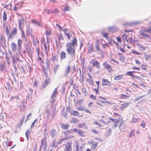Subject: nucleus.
Segmentation results:
<instances>
[{
  "label": "nucleus",
  "mask_w": 151,
  "mask_h": 151,
  "mask_svg": "<svg viewBox=\"0 0 151 151\" xmlns=\"http://www.w3.org/2000/svg\"><path fill=\"white\" fill-rule=\"evenodd\" d=\"M102 86H111L112 83L109 81L107 79H102Z\"/></svg>",
  "instance_id": "nucleus-7"
},
{
  "label": "nucleus",
  "mask_w": 151,
  "mask_h": 151,
  "mask_svg": "<svg viewBox=\"0 0 151 151\" xmlns=\"http://www.w3.org/2000/svg\"><path fill=\"white\" fill-rule=\"evenodd\" d=\"M78 122V120L76 118H72L70 120L71 123H77Z\"/></svg>",
  "instance_id": "nucleus-28"
},
{
  "label": "nucleus",
  "mask_w": 151,
  "mask_h": 151,
  "mask_svg": "<svg viewBox=\"0 0 151 151\" xmlns=\"http://www.w3.org/2000/svg\"><path fill=\"white\" fill-rule=\"evenodd\" d=\"M37 122V119H36L33 122L31 126V128H34V124L35 123H36Z\"/></svg>",
  "instance_id": "nucleus-55"
},
{
  "label": "nucleus",
  "mask_w": 151,
  "mask_h": 151,
  "mask_svg": "<svg viewBox=\"0 0 151 151\" xmlns=\"http://www.w3.org/2000/svg\"><path fill=\"white\" fill-rule=\"evenodd\" d=\"M71 69V67L69 65H68L65 69L64 72V76L65 77H67L68 76Z\"/></svg>",
  "instance_id": "nucleus-4"
},
{
  "label": "nucleus",
  "mask_w": 151,
  "mask_h": 151,
  "mask_svg": "<svg viewBox=\"0 0 151 151\" xmlns=\"http://www.w3.org/2000/svg\"><path fill=\"white\" fill-rule=\"evenodd\" d=\"M17 29L16 28H14L13 29L12 32V35L14 37L17 34Z\"/></svg>",
  "instance_id": "nucleus-25"
},
{
  "label": "nucleus",
  "mask_w": 151,
  "mask_h": 151,
  "mask_svg": "<svg viewBox=\"0 0 151 151\" xmlns=\"http://www.w3.org/2000/svg\"><path fill=\"white\" fill-rule=\"evenodd\" d=\"M58 37L59 40H63L64 39L63 35L61 33H58Z\"/></svg>",
  "instance_id": "nucleus-32"
},
{
  "label": "nucleus",
  "mask_w": 151,
  "mask_h": 151,
  "mask_svg": "<svg viewBox=\"0 0 151 151\" xmlns=\"http://www.w3.org/2000/svg\"><path fill=\"white\" fill-rule=\"evenodd\" d=\"M103 65L104 68L107 70L109 73L112 70V69L111 66L107 63L105 62L103 63Z\"/></svg>",
  "instance_id": "nucleus-5"
},
{
  "label": "nucleus",
  "mask_w": 151,
  "mask_h": 151,
  "mask_svg": "<svg viewBox=\"0 0 151 151\" xmlns=\"http://www.w3.org/2000/svg\"><path fill=\"white\" fill-rule=\"evenodd\" d=\"M73 132H74L73 129H70L67 131L64 132L63 133H64L65 135L66 136L69 134L70 133Z\"/></svg>",
  "instance_id": "nucleus-23"
},
{
  "label": "nucleus",
  "mask_w": 151,
  "mask_h": 151,
  "mask_svg": "<svg viewBox=\"0 0 151 151\" xmlns=\"http://www.w3.org/2000/svg\"><path fill=\"white\" fill-rule=\"evenodd\" d=\"M50 133L52 138L57 136L58 134V133L54 129H52L50 130Z\"/></svg>",
  "instance_id": "nucleus-3"
},
{
  "label": "nucleus",
  "mask_w": 151,
  "mask_h": 151,
  "mask_svg": "<svg viewBox=\"0 0 151 151\" xmlns=\"http://www.w3.org/2000/svg\"><path fill=\"white\" fill-rule=\"evenodd\" d=\"M51 30L50 29H47L46 31V34L47 35H50V32Z\"/></svg>",
  "instance_id": "nucleus-57"
},
{
  "label": "nucleus",
  "mask_w": 151,
  "mask_h": 151,
  "mask_svg": "<svg viewBox=\"0 0 151 151\" xmlns=\"http://www.w3.org/2000/svg\"><path fill=\"white\" fill-rule=\"evenodd\" d=\"M20 70H21V71H22V72L24 74L26 73V71L24 70V68L23 66H22L20 67Z\"/></svg>",
  "instance_id": "nucleus-58"
},
{
  "label": "nucleus",
  "mask_w": 151,
  "mask_h": 151,
  "mask_svg": "<svg viewBox=\"0 0 151 151\" xmlns=\"http://www.w3.org/2000/svg\"><path fill=\"white\" fill-rule=\"evenodd\" d=\"M88 81L89 83L92 86H93L94 85L93 81L92 79H89L88 80Z\"/></svg>",
  "instance_id": "nucleus-48"
},
{
  "label": "nucleus",
  "mask_w": 151,
  "mask_h": 151,
  "mask_svg": "<svg viewBox=\"0 0 151 151\" xmlns=\"http://www.w3.org/2000/svg\"><path fill=\"white\" fill-rule=\"evenodd\" d=\"M91 63H92L93 67H96L97 68L99 69L100 68V64L97 61L93 60L91 61Z\"/></svg>",
  "instance_id": "nucleus-6"
},
{
  "label": "nucleus",
  "mask_w": 151,
  "mask_h": 151,
  "mask_svg": "<svg viewBox=\"0 0 151 151\" xmlns=\"http://www.w3.org/2000/svg\"><path fill=\"white\" fill-rule=\"evenodd\" d=\"M64 150V151H72V147L70 143L68 142L67 143Z\"/></svg>",
  "instance_id": "nucleus-8"
},
{
  "label": "nucleus",
  "mask_w": 151,
  "mask_h": 151,
  "mask_svg": "<svg viewBox=\"0 0 151 151\" xmlns=\"http://www.w3.org/2000/svg\"><path fill=\"white\" fill-rule=\"evenodd\" d=\"M24 19L23 18H22L21 19H19L18 20L19 23V28L20 30H22V22L23 21Z\"/></svg>",
  "instance_id": "nucleus-20"
},
{
  "label": "nucleus",
  "mask_w": 151,
  "mask_h": 151,
  "mask_svg": "<svg viewBox=\"0 0 151 151\" xmlns=\"http://www.w3.org/2000/svg\"><path fill=\"white\" fill-rule=\"evenodd\" d=\"M12 49L14 52H15L17 50V45L14 43H12L11 45Z\"/></svg>",
  "instance_id": "nucleus-12"
},
{
  "label": "nucleus",
  "mask_w": 151,
  "mask_h": 151,
  "mask_svg": "<svg viewBox=\"0 0 151 151\" xmlns=\"http://www.w3.org/2000/svg\"><path fill=\"white\" fill-rule=\"evenodd\" d=\"M56 143V139H54L52 141V142L51 144V146L52 147H54Z\"/></svg>",
  "instance_id": "nucleus-49"
},
{
  "label": "nucleus",
  "mask_w": 151,
  "mask_h": 151,
  "mask_svg": "<svg viewBox=\"0 0 151 151\" xmlns=\"http://www.w3.org/2000/svg\"><path fill=\"white\" fill-rule=\"evenodd\" d=\"M58 88H56L55 89L54 91L53 92V93L51 96V99H52V101H51V103L52 104V105L55 102V100L54 99V98H55L56 97L57 94L58 93Z\"/></svg>",
  "instance_id": "nucleus-2"
},
{
  "label": "nucleus",
  "mask_w": 151,
  "mask_h": 151,
  "mask_svg": "<svg viewBox=\"0 0 151 151\" xmlns=\"http://www.w3.org/2000/svg\"><path fill=\"white\" fill-rule=\"evenodd\" d=\"M18 47L19 50V48H21V45L22 43V41L21 39H19L18 40Z\"/></svg>",
  "instance_id": "nucleus-34"
},
{
  "label": "nucleus",
  "mask_w": 151,
  "mask_h": 151,
  "mask_svg": "<svg viewBox=\"0 0 151 151\" xmlns=\"http://www.w3.org/2000/svg\"><path fill=\"white\" fill-rule=\"evenodd\" d=\"M118 55L119 56V59L122 62L123 60V57L122 56V54L118 53Z\"/></svg>",
  "instance_id": "nucleus-61"
},
{
  "label": "nucleus",
  "mask_w": 151,
  "mask_h": 151,
  "mask_svg": "<svg viewBox=\"0 0 151 151\" xmlns=\"http://www.w3.org/2000/svg\"><path fill=\"white\" fill-rule=\"evenodd\" d=\"M31 132L30 130L28 129L25 133V135L26 136L27 139V140H29V135Z\"/></svg>",
  "instance_id": "nucleus-35"
},
{
  "label": "nucleus",
  "mask_w": 151,
  "mask_h": 151,
  "mask_svg": "<svg viewBox=\"0 0 151 151\" xmlns=\"http://www.w3.org/2000/svg\"><path fill=\"white\" fill-rule=\"evenodd\" d=\"M50 81V80L49 79H45L44 83L42 85V88L44 89L49 84Z\"/></svg>",
  "instance_id": "nucleus-9"
},
{
  "label": "nucleus",
  "mask_w": 151,
  "mask_h": 151,
  "mask_svg": "<svg viewBox=\"0 0 151 151\" xmlns=\"http://www.w3.org/2000/svg\"><path fill=\"white\" fill-rule=\"evenodd\" d=\"M65 138H61L57 142L58 144H60L62 143V142L65 140Z\"/></svg>",
  "instance_id": "nucleus-54"
},
{
  "label": "nucleus",
  "mask_w": 151,
  "mask_h": 151,
  "mask_svg": "<svg viewBox=\"0 0 151 151\" xmlns=\"http://www.w3.org/2000/svg\"><path fill=\"white\" fill-rule=\"evenodd\" d=\"M60 126L61 128L64 130H65L68 129L69 125L68 124H65L63 123H61L60 124Z\"/></svg>",
  "instance_id": "nucleus-18"
},
{
  "label": "nucleus",
  "mask_w": 151,
  "mask_h": 151,
  "mask_svg": "<svg viewBox=\"0 0 151 151\" xmlns=\"http://www.w3.org/2000/svg\"><path fill=\"white\" fill-rule=\"evenodd\" d=\"M132 53L134 54L137 55H140L141 53L138 52L135 50H132Z\"/></svg>",
  "instance_id": "nucleus-52"
},
{
  "label": "nucleus",
  "mask_w": 151,
  "mask_h": 151,
  "mask_svg": "<svg viewBox=\"0 0 151 151\" xmlns=\"http://www.w3.org/2000/svg\"><path fill=\"white\" fill-rule=\"evenodd\" d=\"M11 59L14 65H16V57L14 55L12 56Z\"/></svg>",
  "instance_id": "nucleus-31"
},
{
  "label": "nucleus",
  "mask_w": 151,
  "mask_h": 151,
  "mask_svg": "<svg viewBox=\"0 0 151 151\" xmlns=\"http://www.w3.org/2000/svg\"><path fill=\"white\" fill-rule=\"evenodd\" d=\"M59 58L58 56V55H52V58L50 59V61L54 62L55 61H57Z\"/></svg>",
  "instance_id": "nucleus-13"
},
{
  "label": "nucleus",
  "mask_w": 151,
  "mask_h": 151,
  "mask_svg": "<svg viewBox=\"0 0 151 151\" xmlns=\"http://www.w3.org/2000/svg\"><path fill=\"white\" fill-rule=\"evenodd\" d=\"M5 67V65L4 64H0V70L1 72H3L4 70Z\"/></svg>",
  "instance_id": "nucleus-42"
},
{
  "label": "nucleus",
  "mask_w": 151,
  "mask_h": 151,
  "mask_svg": "<svg viewBox=\"0 0 151 151\" xmlns=\"http://www.w3.org/2000/svg\"><path fill=\"white\" fill-rule=\"evenodd\" d=\"M140 23V22H137V21H134L133 22H129L127 23H125L123 24L124 25H128L129 26H132L134 25H136Z\"/></svg>",
  "instance_id": "nucleus-11"
},
{
  "label": "nucleus",
  "mask_w": 151,
  "mask_h": 151,
  "mask_svg": "<svg viewBox=\"0 0 151 151\" xmlns=\"http://www.w3.org/2000/svg\"><path fill=\"white\" fill-rule=\"evenodd\" d=\"M140 120V119L139 118L136 119L134 117H133L132 118V122L133 123H136L137 122H139Z\"/></svg>",
  "instance_id": "nucleus-33"
},
{
  "label": "nucleus",
  "mask_w": 151,
  "mask_h": 151,
  "mask_svg": "<svg viewBox=\"0 0 151 151\" xmlns=\"http://www.w3.org/2000/svg\"><path fill=\"white\" fill-rule=\"evenodd\" d=\"M56 107H54L52 109V119H53V117L55 116V115L56 114Z\"/></svg>",
  "instance_id": "nucleus-29"
},
{
  "label": "nucleus",
  "mask_w": 151,
  "mask_h": 151,
  "mask_svg": "<svg viewBox=\"0 0 151 151\" xmlns=\"http://www.w3.org/2000/svg\"><path fill=\"white\" fill-rule=\"evenodd\" d=\"M32 29L29 25L27 26L26 32L27 35H29L31 33Z\"/></svg>",
  "instance_id": "nucleus-14"
},
{
  "label": "nucleus",
  "mask_w": 151,
  "mask_h": 151,
  "mask_svg": "<svg viewBox=\"0 0 151 151\" xmlns=\"http://www.w3.org/2000/svg\"><path fill=\"white\" fill-rule=\"evenodd\" d=\"M20 30L21 31L22 33V37L24 38L25 40L26 41L25 36V34L24 33V31L22 30H22Z\"/></svg>",
  "instance_id": "nucleus-62"
},
{
  "label": "nucleus",
  "mask_w": 151,
  "mask_h": 151,
  "mask_svg": "<svg viewBox=\"0 0 151 151\" xmlns=\"http://www.w3.org/2000/svg\"><path fill=\"white\" fill-rule=\"evenodd\" d=\"M44 12L46 13H47L48 14H51L53 13V11H52L48 9H45L44 10Z\"/></svg>",
  "instance_id": "nucleus-50"
},
{
  "label": "nucleus",
  "mask_w": 151,
  "mask_h": 151,
  "mask_svg": "<svg viewBox=\"0 0 151 151\" xmlns=\"http://www.w3.org/2000/svg\"><path fill=\"white\" fill-rule=\"evenodd\" d=\"M6 144L7 146H10L12 144V142L11 141H6Z\"/></svg>",
  "instance_id": "nucleus-51"
},
{
  "label": "nucleus",
  "mask_w": 151,
  "mask_h": 151,
  "mask_svg": "<svg viewBox=\"0 0 151 151\" xmlns=\"http://www.w3.org/2000/svg\"><path fill=\"white\" fill-rule=\"evenodd\" d=\"M45 138L46 137H45L41 140L40 145L41 148H42L43 146L44 147H47V142L45 140Z\"/></svg>",
  "instance_id": "nucleus-10"
},
{
  "label": "nucleus",
  "mask_w": 151,
  "mask_h": 151,
  "mask_svg": "<svg viewBox=\"0 0 151 151\" xmlns=\"http://www.w3.org/2000/svg\"><path fill=\"white\" fill-rule=\"evenodd\" d=\"M63 10L64 11V12L67 11H69L70 8L68 6H67L65 7V9H63Z\"/></svg>",
  "instance_id": "nucleus-64"
},
{
  "label": "nucleus",
  "mask_w": 151,
  "mask_h": 151,
  "mask_svg": "<svg viewBox=\"0 0 151 151\" xmlns=\"http://www.w3.org/2000/svg\"><path fill=\"white\" fill-rule=\"evenodd\" d=\"M97 146L98 144L97 143H95L92 145V148L93 149H95L97 147Z\"/></svg>",
  "instance_id": "nucleus-59"
},
{
  "label": "nucleus",
  "mask_w": 151,
  "mask_h": 151,
  "mask_svg": "<svg viewBox=\"0 0 151 151\" xmlns=\"http://www.w3.org/2000/svg\"><path fill=\"white\" fill-rule=\"evenodd\" d=\"M134 129L132 130L129 133V136L131 137L134 135Z\"/></svg>",
  "instance_id": "nucleus-36"
},
{
  "label": "nucleus",
  "mask_w": 151,
  "mask_h": 151,
  "mask_svg": "<svg viewBox=\"0 0 151 151\" xmlns=\"http://www.w3.org/2000/svg\"><path fill=\"white\" fill-rule=\"evenodd\" d=\"M32 22L35 25L38 26L39 27L41 26L40 24L38 22H37L35 20H32Z\"/></svg>",
  "instance_id": "nucleus-30"
},
{
  "label": "nucleus",
  "mask_w": 151,
  "mask_h": 151,
  "mask_svg": "<svg viewBox=\"0 0 151 151\" xmlns=\"http://www.w3.org/2000/svg\"><path fill=\"white\" fill-rule=\"evenodd\" d=\"M60 58L61 60L66 58V54L65 52L62 51L61 52Z\"/></svg>",
  "instance_id": "nucleus-17"
},
{
  "label": "nucleus",
  "mask_w": 151,
  "mask_h": 151,
  "mask_svg": "<svg viewBox=\"0 0 151 151\" xmlns=\"http://www.w3.org/2000/svg\"><path fill=\"white\" fill-rule=\"evenodd\" d=\"M71 114L75 116H78L79 115V113L76 111H73L71 112Z\"/></svg>",
  "instance_id": "nucleus-26"
},
{
  "label": "nucleus",
  "mask_w": 151,
  "mask_h": 151,
  "mask_svg": "<svg viewBox=\"0 0 151 151\" xmlns=\"http://www.w3.org/2000/svg\"><path fill=\"white\" fill-rule=\"evenodd\" d=\"M130 102L125 103L123 104V108H125L129 106Z\"/></svg>",
  "instance_id": "nucleus-46"
},
{
  "label": "nucleus",
  "mask_w": 151,
  "mask_h": 151,
  "mask_svg": "<svg viewBox=\"0 0 151 151\" xmlns=\"http://www.w3.org/2000/svg\"><path fill=\"white\" fill-rule=\"evenodd\" d=\"M146 31H142L141 30L140 31V33L141 35L144 37H147L148 38H149L150 36L148 35L146 33Z\"/></svg>",
  "instance_id": "nucleus-15"
},
{
  "label": "nucleus",
  "mask_w": 151,
  "mask_h": 151,
  "mask_svg": "<svg viewBox=\"0 0 151 151\" xmlns=\"http://www.w3.org/2000/svg\"><path fill=\"white\" fill-rule=\"evenodd\" d=\"M145 57L146 60H148V59L151 57V56L150 55L146 54L145 55Z\"/></svg>",
  "instance_id": "nucleus-60"
},
{
  "label": "nucleus",
  "mask_w": 151,
  "mask_h": 151,
  "mask_svg": "<svg viewBox=\"0 0 151 151\" xmlns=\"http://www.w3.org/2000/svg\"><path fill=\"white\" fill-rule=\"evenodd\" d=\"M78 127L79 128L84 127L86 129H87V127L85 122H83L82 123L78 125Z\"/></svg>",
  "instance_id": "nucleus-21"
},
{
  "label": "nucleus",
  "mask_w": 151,
  "mask_h": 151,
  "mask_svg": "<svg viewBox=\"0 0 151 151\" xmlns=\"http://www.w3.org/2000/svg\"><path fill=\"white\" fill-rule=\"evenodd\" d=\"M73 130L74 132H76L79 133L81 136H84L83 135V131L76 128L73 129Z\"/></svg>",
  "instance_id": "nucleus-16"
},
{
  "label": "nucleus",
  "mask_w": 151,
  "mask_h": 151,
  "mask_svg": "<svg viewBox=\"0 0 151 151\" xmlns=\"http://www.w3.org/2000/svg\"><path fill=\"white\" fill-rule=\"evenodd\" d=\"M111 132V129H106L105 134V136L107 137H108Z\"/></svg>",
  "instance_id": "nucleus-24"
},
{
  "label": "nucleus",
  "mask_w": 151,
  "mask_h": 151,
  "mask_svg": "<svg viewBox=\"0 0 151 151\" xmlns=\"http://www.w3.org/2000/svg\"><path fill=\"white\" fill-rule=\"evenodd\" d=\"M7 36L8 39V42L14 38V36H13L12 33L7 35Z\"/></svg>",
  "instance_id": "nucleus-22"
},
{
  "label": "nucleus",
  "mask_w": 151,
  "mask_h": 151,
  "mask_svg": "<svg viewBox=\"0 0 151 151\" xmlns=\"http://www.w3.org/2000/svg\"><path fill=\"white\" fill-rule=\"evenodd\" d=\"M85 108L84 106H80L77 108V109L79 111H84L85 110Z\"/></svg>",
  "instance_id": "nucleus-43"
},
{
  "label": "nucleus",
  "mask_w": 151,
  "mask_h": 151,
  "mask_svg": "<svg viewBox=\"0 0 151 151\" xmlns=\"http://www.w3.org/2000/svg\"><path fill=\"white\" fill-rule=\"evenodd\" d=\"M122 75L116 76L114 77V79L115 80H118L122 78Z\"/></svg>",
  "instance_id": "nucleus-40"
},
{
  "label": "nucleus",
  "mask_w": 151,
  "mask_h": 151,
  "mask_svg": "<svg viewBox=\"0 0 151 151\" xmlns=\"http://www.w3.org/2000/svg\"><path fill=\"white\" fill-rule=\"evenodd\" d=\"M139 48L141 50H145V47H144L141 44H139L138 45Z\"/></svg>",
  "instance_id": "nucleus-41"
},
{
  "label": "nucleus",
  "mask_w": 151,
  "mask_h": 151,
  "mask_svg": "<svg viewBox=\"0 0 151 151\" xmlns=\"http://www.w3.org/2000/svg\"><path fill=\"white\" fill-rule=\"evenodd\" d=\"M109 119L112 121L114 122H118V119H116L112 118H109Z\"/></svg>",
  "instance_id": "nucleus-53"
},
{
  "label": "nucleus",
  "mask_w": 151,
  "mask_h": 151,
  "mask_svg": "<svg viewBox=\"0 0 151 151\" xmlns=\"http://www.w3.org/2000/svg\"><path fill=\"white\" fill-rule=\"evenodd\" d=\"M77 40L75 37L71 42H68L66 45V51L67 54L70 56L71 59L75 60L76 56V46H77Z\"/></svg>",
  "instance_id": "nucleus-1"
},
{
  "label": "nucleus",
  "mask_w": 151,
  "mask_h": 151,
  "mask_svg": "<svg viewBox=\"0 0 151 151\" xmlns=\"http://www.w3.org/2000/svg\"><path fill=\"white\" fill-rule=\"evenodd\" d=\"M42 70L43 73L45 74V77L47 78V71H46L45 69H42Z\"/></svg>",
  "instance_id": "nucleus-47"
},
{
  "label": "nucleus",
  "mask_w": 151,
  "mask_h": 151,
  "mask_svg": "<svg viewBox=\"0 0 151 151\" xmlns=\"http://www.w3.org/2000/svg\"><path fill=\"white\" fill-rule=\"evenodd\" d=\"M112 42H113L114 43L116 44V46L118 49H119L121 51L123 52V48H120V47L119 46V44L116 43L114 40L112 41Z\"/></svg>",
  "instance_id": "nucleus-39"
},
{
  "label": "nucleus",
  "mask_w": 151,
  "mask_h": 151,
  "mask_svg": "<svg viewBox=\"0 0 151 151\" xmlns=\"http://www.w3.org/2000/svg\"><path fill=\"white\" fill-rule=\"evenodd\" d=\"M80 80L81 81L82 83L84 82V79L85 78V77L82 74H80Z\"/></svg>",
  "instance_id": "nucleus-37"
},
{
  "label": "nucleus",
  "mask_w": 151,
  "mask_h": 151,
  "mask_svg": "<svg viewBox=\"0 0 151 151\" xmlns=\"http://www.w3.org/2000/svg\"><path fill=\"white\" fill-rule=\"evenodd\" d=\"M46 113L47 114V118H50L51 116L50 111L49 109H47L46 111Z\"/></svg>",
  "instance_id": "nucleus-44"
},
{
  "label": "nucleus",
  "mask_w": 151,
  "mask_h": 151,
  "mask_svg": "<svg viewBox=\"0 0 151 151\" xmlns=\"http://www.w3.org/2000/svg\"><path fill=\"white\" fill-rule=\"evenodd\" d=\"M93 51V48L91 46H89V48H88L89 53H90L92 52Z\"/></svg>",
  "instance_id": "nucleus-56"
},
{
  "label": "nucleus",
  "mask_w": 151,
  "mask_h": 151,
  "mask_svg": "<svg viewBox=\"0 0 151 151\" xmlns=\"http://www.w3.org/2000/svg\"><path fill=\"white\" fill-rule=\"evenodd\" d=\"M108 29L109 32H114L115 31V27L114 26L109 27Z\"/></svg>",
  "instance_id": "nucleus-27"
},
{
  "label": "nucleus",
  "mask_w": 151,
  "mask_h": 151,
  "mask_svg": "<svg viewBox=\"0 0 151 151\" xmlns=\"http://www.w3.org/2000/svg\"><path fill=\"white\" fill-rule=\"evenodd\" d=\"M82 147L81 146L79 147L78 145L77 144L76 146V149L77 151H82Z\"/></svg>",
  "instance_id": "nucleus-45"
},
{
  "label": "nucleus",
  "mask_w": 151,
  "mask_h": 151,
  "mask_svg": "<svg viewBox=\"0 0 151 151\" xmlns=\"http://www.w3.org/2000/svg\"><path fill=\"white\" fill-rule=\"evenodd\" d=\"M96 42L97 43V44L95 46H96V49L97 50L99 51V50L100 49H99V47L98 44V40H97L96 41Z\"/></svg>",
  "instance_id": "nucleus-63"
},
{
  "label": "nucleus",
  "mask_w": 151,
  "mask_h": 151,
  "mask_svg": "<svg viewBox=\"0 0 151 151\" xmlns=\"http://www.w3.org/2000/svg\"><path fill=\"white\" fill-rule=\"evenodd\" d=\"M128 33H127L123 34V41H124V39L127 43H130V42H129V38H127L128 35Z\"/></svg>",
  "instance_id": "nucleus-19"
},
{
  "label": "nucleus",
  "mask_w": 151,
  "mask_h": 151,
  "mask_svg": "<svg viewBox=\"0 0 151 151\" xmlns=\"http://www.w3.org/2000/svg\"><path fill=\"white\" fill-rule=\"evenodd\" d=\"M3 19L4 22H6L7 20V14L5 11L3 12Z\"/></svg>",
  "instance_id": "nucleus-38"
}]
</instances>
